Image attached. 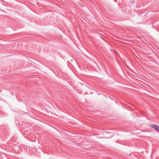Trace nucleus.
I'll return each instance as SVG.
<instances>
[{
    "label": "nucleus",
    "instance_id": "nucleus-1",
    "mask_svg": "<svg viewBox=\"0 0 159 159\" xmlns=\"http://www.w3.org/2000/svg\"><path fill=\"white\" fill-rule=\"evenodd\" d=\"M150 126L152 128L159 132V126L154 124L151 125Z\"/></svg>",
    "mask_w": 159,
    "mask_h": 159
}]
</instances>
